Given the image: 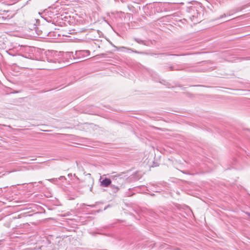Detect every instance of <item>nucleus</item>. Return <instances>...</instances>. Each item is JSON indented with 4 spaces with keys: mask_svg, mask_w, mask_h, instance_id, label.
I'll list each match as a JSON object with an SVG mask.
<instances>
[{
    "mask_svg": "<svg viewBox=\"0 0 250 250\" xmlns=\"http://www.w3.org/2000/svg\"><path fill=\"white\" fill-rule=\"evenodd\" d=\"M248 215L250 216V213H248Z\"/></svg>",
    "mask_w": 250,
    "mask_h": 250,
    "instance_id": "nucleus-22",
    "label": "nucleus"
},
{
    "mask_svg": "<svg viewBox=\"0 0 250 250\" xmlns=\"http://www.w3.org/2000/svg\"><path fill=\"white\" fill-rule=\"evenodd\" d=\"M82 184V186L84 188H88L90 191H92L93 186L94 185V179L91 177L85 178L83 180L80 182Z\"/></svg>",
    "mask_w": 250,
    "mask_h": 250,
    "instance_id": "nucleus-3",
    "label": "nucleus"
},
{
    "mask_svg": "<svg viewBox=\"0 0 250 250\" xmlns=\"http://www.w3.org/2000/svg\"><path fill=\"white\" fill-rule=\"evenodd\" d=\"M48 62H51V60H49V59H48Z\"/></svg>",
    "mask_w": 250,
    "mask_h": 250,
    "instance_id": "nucleus-20",
    "label": "nucleus"
},
{
    "mask_svg": "<svg viewBox=\"0 0 250 250\" xmlns=\"http://www.w3.org/2000/svg\"><path fill=\"white\" fill-rule=\"evenodd\" d=\"M126 195H127V196H130L131 195L128 193V192H126Z\"/></svg>",
    "mask_w": 250,
    "mask_h": 250,
    "instance_id": "nucleus-18",
    "label": "nucleus"
},
{
    "mask_svg": "<svg viewBox=\"0 0 250 250\" xmlns=\"http://www.w3.org/2000/svg\"><path fill=\"white\" fill-rule=\"evenodd\" d=\"M109 187L113 193H117L120 189V186L115 184L111 183Z\"/></svg>",
    "mask_w": 250,
    "mask_h": 250,
    "instance_id": "nucleus-7",
    "label": "nucleus"
},
{
    "mask_svg": "<svg viewBox=\"0 0 250 250\" xmlns=\"http://www.w3.org/2000/svg\"><path fill=\"white\" fill-rule=\"evenodd\" d=\"M8 126L9 127L11 128L10 125H8Z\"/></svg>",
    "mask_w": 250,
    "mask_h": 250,
    "instance_id": "nucleus-21",
    "label": "nucleus"
},
{
    "mask_svg": "<svg viewBox=\"0 0 250 250\" xmlns=\"http://www.w3.org/2000/svg\"><path fill=\"white\" fill-rule=\"evenodd\" d=\"M59 179L60 180H62V179H66L65 177L64 176H60V178H59Z\"/></svg>",
    "mask_w": 250,
    "mask_h": 250,
    "instance_id": "nucleus-15",
    "label": "nucleus"
},
{
    "mask_svg": "<svg viewBox=\"0 0 250 250\" xmlns=\"http://www.w3.org/2000/svg\"><path fill=\"white\" fill-rule=\"evenodd\" d=\"M187 71H190V72H205L207 71L206 69H203V68H193L192 69H189L187 70Z\"/></svg>",
    "mask_w": 250,
    "mask_h": 250,
    "instance_id": "nucleus-9",
    "label": "nucleus"
},
{
    "mask_svg": "<svg viewBox=\"0 0 250 250\" xmlns=\"http://www.w3.org/2000/svg\"><path fill=\"white\" fill-rule=\"evenodd\" d=\"M180 66H177V67H175L172 65L166 64L164 66V70L165 71H174V70H183Z\"/></svg>",
    "mask_w": 250,
    "mask_h": 250,
    "instance_id": "nucleus-5",
    "label": "nucleus"
},
{
    "mask_svg": "<svg viewBox=\"0 0 250 250\" xmlns=\"http://www.w3.org/2000/svg\"><path fill=\"white\" fill-rule=\"evenodd\" d=\"M100 181V186L102 187H109L112 183L111 179L107 178H101Z\"/></svg>",
    "mask_w": 250,
    "mask_h": 250,
    "instance_id": "nucleus-6",
    "label": "nucleus"
},
{
    "mask_svg": "<svg viewBox=\"0 0 250 250\" xmlns=\"http://www.w3.org/2000/svg\"><path fill=\"white\" fill-rule=\"evenodd\" d=\"M90 55V51L87 50H78L76 51L74 54L72 52H68L67 55L69 57H73L75 59H83Z\"/></svg>",
    "mask_w": 250,
    "mask_h": 250,
    "instance_id": "nucleus-2",
    "label": "nucleus"
},
{
    "mask_svg": "<svg viewBox=\"0 0 250 250\" xmlns=\"http://www.w3.org/2000/svg\"><path fill=\"white\" fill-rule=\"evenodd\" d=\"M36 34L40 38H45L47 37H51L53 36L52 31L50 30L48 25H39L37 27H35Z\"/></svg>",
    "mask_w": 250,
    "mask_h": 250,
    "instance_id": "nucleus-1",
    "label": "nucleus"
},
{
    "mask_svg": "<svg viewBox=\"0 0 250 250\" xmlns=\"http://www.w3.org/2000/svg\"><path fill=\"white\" fill-rule=\"evenodd\" d=\"M162 55H169L167 53H163V54H161Z\"/></svg>",
    "mask_w": 250,
    "mask_h": 250,
    "instance_id": "nucleus-17",
    "label": "nucleus"
},
{
    "mask_svg": "<svg viewBox=\"0 0 250 250\" xmlns=\"http://www.w3.org/2000/svg\"><path fill=\"white\" fill-rule=\"evenodd\" d=\"M48 180L51 182H53L54 181H57V178H52V179H49Z\"/></svg>",
    "mask_w": 250,
    "mask_h": 250,
    "instance_id": "nucleus-13",
    "label": "nucleus"
},
{
    "mask_svg": "<svg viewBox=\"0 0 250 250\" xmlns=\"http://www.w3.org/2000/svg\"><path fill=\"white\" fill-rule=\"evenodd\" d=\"M169 5L170 4L168 3H164L161 4L162 8H163L164 11H169L171 9V8L169 7Z\"/></svg>",
    "mask_w": 250,
    "mask_h": 250,
    "instance_id": "nucleus-8",
    "label": "nucleus"
},
{
    "mask_svg": "<svg viewBox=\"0 0 250 250\" xmlns=\"http://www.w3.org/2000/svg\"><path fill=\"white\" fill-rule=\"evenodd\" d=\"M18 56L20 58V60H21V59H23V57L22 56H20V55H18Z\"/></svg>",
    "mask_w": 250,
    "mask_h": 250,
    "instance_id": "nucleus-16",
    "label": "nucleus"
},
{
    "mask_svg": "<svg viewBox=\"0 0 250 250\" xmlns=\"http://www.w3.org/2000/svg\"><path fill=\"white\" fill-rule=\"evenodd\" d=\"M6 126V125H4L0 124V128H1V126Z\"/></svg>",
    "mask_w": 250,
    "mask_h": 250,
    "instance_id": "nucleus-19",
    "label": "nucleus"
},
{
    "mask_svg": "<svg viewBox=\"0 0 250 250\" xmlns=\"http://www.w3.org/2000/svg\"><path fill=\"white\" fill-rule=\"evenodd\" d=\"M122 175L123 174H119L113 176L114 183L116 182L119 186L122 185L127 179L126 176H122Z\"/></svg>",
    "mask_w": 250,
    "mask_h": 250,
    "instance_id": "nucleus-4",
    "label": "nucleus"
},
{
    "mask_svg": "<svg viewBox=\"0 0 250 250\" xmlns=\"http://www.w3.org/2000/svg\"><path fill=\"white\" fill-rule=\"evenodd\" d=\"M226 17V14H224L223 15H222V16H221L219 18V19H222L224 17Z\"/></svg>",
    "mask_w": 250,
    "mask_h": 250,
    "instance_id": "nucleus-14",
    "label": "nucleus"
},
{
    "mask_svg": "<svg viewBox=\"0 0 250 250\" xmlns=\"http://www.w3.org/2000/svg\"><path fill=\"white\" fill-rule=\"evenodd\" d=\"M191 10H193V11H196V14H194L192 15L193 17L197 18H201V12H198L197 10L196 9H195V7H194L193 8H192Z\"/></svg>",
    "mask_w": 250,
    "mask_h": 250,
    "instance_id": "nucleus-10",
    "label": "nucleus"
},
{
    "mask_svg": "<svg viewBox=\"0 0 250 250\" xmlns=\"http://www.w3.org/2000/svg\"><path fill=\"white\" fill-rule=\"evenodd\" d=\"M128 50H130L132 52H133V53H137V54H146V53L144 52H140V51H136V50H134L132 49H130V48H128Z\"/></svg>",
    "mask_w": 250,
    "mask_h": 250,
    "instance_id": "nucleus-12",
    "label": "nucleus"
},
{
    "mask_svg": "<svg viewBox=\"0 0 250 250\" xmlns=\"http://www.w3.org/2000/svg\"><path fill=\"white\" fill-rule=\"evenodd\" d=\"M134 40L138 43L142 44L145 45H146V44L145 41L142 40H141L139 38H134Z\"/></svg>",
    "mask_w": 250,
    "mask_h": 250,
    "instance_id": "nucleus-11",
    "label": "nucleus"
}]
</instances>
